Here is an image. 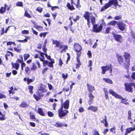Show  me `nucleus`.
<instances>
[{
	"label": "nucleus",
	"mask_w": 135,
	"mask_h": 135,
	"mask_svg": "<svg viewBox=\"0 0 135 135\" xmlns=\"http://www.w3.org/2000/svg\"><path fill=\"white\" fill-rule=\"evenodd\" d=\"M60 48L61 49H63L61 51V53L63 52V51H65L66 50L68 49V46L66 45H62L60 46Z\"/></svg>",
	"instance_id": "obj_18"
},
{
	"label": "nucleus",
	"mask_w": 135,
	"mask_h": 135,
	"mask_svg": "<svg viewBox=\"0 0 135 135\" xmlns=\"http://www.w3.org/2000/svg\"><path fill=\"white\" fill-rule=\"evenodd\" d=\"M67 6L68 8L71 10H72L75 9V8L73 5H70L69 3H68L67 4Z\"/></svg>",
	"instance_id": "obj_21"
},
{
	"label": "nucleus",
	"mask_w": 135,
	"mask_h": 135,
	"mask_svg": "<svg viewBox=\"0 0 135 135\" xmlns=\"http://www.w3.org/2000/svg\"><path fill=\"white\" fill-rule=\"evenodd\" d=\"M79 111L80 112L82 113L84 111V109L83 108L81 107L79 109Z\"/></svg>",
	"instance_id": "obj_61"
},
{
	"label": "nucleus",
	"mask_w": 135,
	"mask_h": 135,
	"mask_svg": "<svg viewBox=\"0 0 135 135\" xmlns=\"http://www.w3.org/2000/svg\"><path fill=\"white\" fill-rule=\"evenodd\" d=\"M25 15L28 18H30L31 17V16L26 11H25Z\"/></svg>",
	"instance_id": "obj_39"
},
{
	"label": "nucleus",
	"mask_w": 135,
	"mask_h": 135,
	"mask_svg": "<svg viewBox=\"0 0 135 135\" xmlns=\"http://www.w3.org/2000/svg\"><path fill=\"white\" fill-rule=\"evenodd\" d=\"M35 79V77H33L32 79H30L29 78H27V84H29V83L34 81Z\"/></svg>",
	"instance_id": "obj_25"
},
{
	"label": "nucleus",
	"mask_w": 135,
	"mask_h": 135,
	"mask_svg": "<svg viewBox=\"0 0 135 135\" xmlns=\"http://www.w3.org/2000/svg\"><path fill=\"white\" fill-rule=\"evenodd\" d=\"M12 65L13 67L15 68L17 70L18 69L20 65L18 63L12 64Z\"/></svg>",
	"instance_id": "obj_29"
},
{
	"label": "nucleus",
	"mask_w": 135,
	"mask_h": 135,
	"mask_svg": "<svg viewBox=\"0 0 135 135\" xmlns=\"http://www.w3.org/2000/svg\"><path fill=\"white\" fill-rule=\"evenodd\" d=\"M88 110H91L93 112H96L98 109V108L97 107L91 106L87 108Z\"/></svg>",
	"instance_id": "obj_13"
},
{
	"label": "nucleus",
	"mask_w": 135,
	"mask_h": 135,
	"mask_svg": "<svg viewBox=\"0 0 135 135\" xmlns=\"http://www.w3.org/2000/svg\"><path fill=\"white\" fill-rule=\"evenodd\" d=\"M36 64L37 65L38 68H41L40 63L39 61L36 60Z\"/></svg>",
	"instance_id": "obj_58"
},
{
	"label": "nucleus",
	"mask_w": 135,
	"mask_h": 135,
	"mask_svg": "<svg viewBox=\"0 0 135 135\" xmlns=\"http://www.w3.org/2000/svg\"><path fill=\"white\" fill-rule=\"evenodd\" d=\"M109 68L108 69V70H110V73H111L112 72V65L111 64H109Z\"/></svg>",
	"instance_id": "obj_48"
},
{
	"label": "nucleus",
	"mask_w": 135,
	"mask_h": 135,
	"mask_svg": "<svg viewBox=\"0 0 135 135\" xmlns=\"http://www.w3.org/2000/svg\"><path fill=\"white\" fill-rule=\"evenodd\" d=\"M115 127H114L110 129V131L112 132L113 133H115Z\"/></svg>",
	"instance_id": "obj_50"
},
{
	"label": "nucleus",
	"mask_w": 135,
	"mask_h": 135,
	"mask_svg": "<svg viewBox=\"0 0 135 135\" xmlns=\"http://www.w3.org/2000/svg\"><path fill=\"white\" fill-rule=\"evenodd\" d=\"M21 69L22 70H23V68L25 67L26 66V64L23 62L21 64Z\"/></svg>",
	"instance_id": "obj_54"
},
{
	"label": "nucleus",
	"mask_w": 135,
	"mask_h": 135,
	"mask_svg": "<svg viewBox=\"0 0 135 135\" xmlns=\"http://www.w3.org/2000/svg\"><path fill=\"white\" fill-rule=\"evenodd\" d=\"M6 8L5 7H2L0 9L1 13H3L5 12Z\"/></svg>",
	"instance_id": "obj_37"
},
{
	"label": "nucleus",
	"mask_w": 135,
	"mask_h": 135,
	"mask_svg": "<svg viewBox=\"0 0 135 135\" xmlns=\"http://www.w3.org/2000/svg\"><path fill=\"white\" fill-rule=\"evenodd\" d=\"M5 115H2L0 116V120H4L5 119Z\"/></svg>",
	"instance_id": "obj_42"
},
{
	"label": "nucleus",
	"mask_w": 135,
	"mask_h": 135,
	"mask_svg": "<svg viewBox=\"0 0 135 135\" xmlns=\"http://www.w3.org/2000/svg\"><path fill=\"white\" fill-rule=\"evenodd\" d=\"M59 65L61 67L63 64V62L61 59V58L59 59Z\"/></svg>",
	"instance_id": "obj_44"
},
{
	"label": "nucleus",
	"mask_w": 135,
	"mask_h": 135,
	"mask_svg": "<svg viewBox=\"0 0 135 135\" xmlns=\"http://www.w3.org/2000/svg\"><path fill=\"white\" fill-rule=\"evenodd\" d=\"M36 10L39 12L41 13L42 12V9L40 7H38L37 8Z\"/></svg>",
	"instance_id": "obj_59"
},
{
	"label": "nucleus",
	"mask_w": 135,
	"mask_h": 135,
	"mask_svg": "<svg viewBox=\"0 0 135 135\" xmlns=\"http://www.w3.org/2000/svg\"><path fill=\"white\" fill-rule=\"evenodd\" d=\"M52 42L54 44L56 45L55 47H58L59 46H60V43L59 41H58L56 40H53Z\"/></svg>",
	"instance_id": "obj_20"
},
{
	"label": "nucleus",
	"mask_w": 135,
	"mask_h": 135,
	"mask_svg": "<svg viewBox=\"0 0 135 135\" xmlns=\"http://www.w3.org/2000/svg\"><path fill=\"white\" fill-rule=\"evenodd\" d=\"M48 62L47 60H46L43 62V66L45 67L46 66V65H47V63Z\"/></svg>",
	"instance_id": "obj_62"
},
{
	"label": "nucleus",
	"mask_w": 135,
	"mask_h": 135,
	"mask_svg": "<svg viewBox=\"0 0 135 135\" xmlns=\"http://www.w3.org/2000/svg\"><path fill=\"white\" fill-rule=\"evenodd\" d=\"M38 90L40 91L38 92L40 93L41 94L46 91L45 89L42 86H40L38 88Z\"/></svg>",
	"instance_id": "obj_27"
},
{
	"label": "nucleus",
	"mask_w": 135,
	"mask_h": 135,
	"mask_svg": "<svg viewBox=\"0 0 135 135\" xmlns=\"http://www.w3.org/2000/svg\"><path fill=\"white\" fill-rule=\"evenodd\" d=\"M131 113L130 110H129L128 112V120L131 119Z\"/></svg>",
	"instance_id": "obj_35"
},
{
	"label": "nucleus",
	"mask_w": 135,
	"mask_h": 135,
	"mask_svg": "<svg viewBox=\"0 0 135 135\" xmlns=\"http://www.w3.org/2000/svg\"><path fill=\"white\" fill-rule=\"evenodd\" d=\"M36 28L39 31H41L42 30L43 28L41 26H38Z\"/></svg>",
	"instance_id": "obj_55"
},
{
	"label": "nucleus",
	"mask_w": 135,
	"mask_h": 135,
	"mask_svg": "<svg viewBox=\"0 0 135 135\" xmlns=\"http://www.w3.org/2000/svg\"><path fill=\"white\" fill-rule=\"evenodd\" d=\"M30 118L32 119H35V115H33V114L31 112H30Z\"/></svg>",
	"instance_id": "obj_38"
},
{
	"label": "nucleus",
	"mask_w": 135,
	"mask_h": 135,
	"mask_svg": "<svg viewBox=\"0 0 135 135\" xmlns=\"http://www.w3.org/2000/svg\"><path fill=\"white\" fill-rule=\"evenodd\" d=\"M48 69V68H45L44 69L42 70V74H45L46 71Z\"/></svg>",
	"instance_id": "obj_45"
},
{
	"label": "nucleus",
	"mask_w": 135,
	"mask_h": 135,
	"mask_svg": "<svg viewBox=\"0 0 135 135\" xmlns=\"http://www.w3.org/2000/svg\"><path fill=\"white\" fill-rule=\"evenodd\" d=\"M22 33L23 34H28L29 31L27 30H24L22 31Z\"/></svg>",
	"instance_id": "obj_53"
},
{
	"label": "nucleus",
	"mask_w": 135,
	"mask_h": 135,
	"mask_svg": "<svg viewBox=\"0 0 135 135\" xmlns=\"http://www.w3.org/2000/svg\"><path fill=\"white\" fill-rule=\"evenodd\" d=\"M117 25L119 28L121 30L123 31L125 29L126 25L122 22H118L117 23Z\"/></svg>",
	"instance_id": "obj_7"
},
{
	"label": "nucleus",
	"mask_w": 135,
	"mask_h": 135,
	"mask_svg": "<svg viewBox=\"0 0 135 135\" xmlns=\"http://www.w3.org/2000/svg\"><path fill=\"white\" fill-rule=\"evenodd\" d=\"M101 122L104 124L105 127H107L108 124L106 120V116H105V119H104L101 121Z\"/></svg>",
	"instance_id": "obj_23"
},
{
	"label": "nucleus",
	"mask_w": 135,
	"mask_h": 135,
	"mask_svg": "<svg viewBox=\"0 0 135 135\" xmlns=\"http://www.w3.org/2000/svg\"><path fill=\"white\" fill-rule=\"evenodd\" d=\"M12 44H13L15 45V43L14 42L12 41H9L7 42V45L8 46L11 45Z\"/></svg>",
	"instance_id": "obj_41"
},
{
	"label": "nucleus",
	"mask_w": 135,
	"mask_h": 135,
	"mask_svg": "<svg viewBox=\"0 0 135 135\" xmlns=\"http://www.w3.org/2000/svg\"><path fill=\"white\" fill-rule=\"evenodd\" d=\"M89 12H85V14H84L83 17L85 18L87 20L88 19H90L89 18Z\"/></svg>",
	"instance_id": "obj_19"
},
{
	"label": "nucleus",
	"mask_w": 135,
	"mask_h": 135,
	"mask_svg": "<svg viewBox=\"0 0 135 135\" xmlns=\"http://www.w3.org/2000/svg\"><path fill=\"white\" fill-rule=\"evenodd\" d=\"M132 78L134 80H135V72H133L131 75Z\"/></svg>",
	"instance_id": "obj_60"
},
{
	"label": "nucleus",
	"mask_w": 135,
	"mask_h": 135,
	"mask_svg": "<svg viewBox=\"0 0 135 135\" xmlns=\"http://www.w3.org/2000/svg\"><path fill=\"white\" fill-rule=\"evenodd\" d=\"M69 101L68 100H66L64 103L62 104L61 107H62L65 109H68L69 108Z\"/></svg>",
	"instance_id": "obj_8"
},
{
	"label": "nucleus",
	"mask_w": 135,
	"mask_h": 135,
	"mask_svg": "<svg viewBox=\"0 0 135 135\" xmlns=\"http://www.w3.org/2000/svg\"><path fill=\"white\" fill-rule=\"evenodd\" d=\"M9 27H8V28L6 29L5 31L4 30V28H3L2 30V32L1 33V35H3L4 33H6Z\"/></svg>",
	"instance_id": "obj_31"
},
{
	"label": "nucleus",
	"mask_w": 135,
	"mask_h": 135,
	"mask_svg": "<svg viewBox=\"0 0 135 135\" xmlns=\"http://www.w3.org/2000/svg\"><path fill=\"white\" fill-rule=\"evenodd\" d=\"M69 113L68 110H63L62 107H61L60 109L58 110V114L59 117L60 118L66 115Z\"/></svg>",
	"instance_id": "obj_4"
},
{
	"label": "nucleus",
	"mask_w": 135,
	"mask_h": 135,
	"mask_svg": "<svg viewBox=\"0 0 135 135\" xmlns=\"http://www.w3.org/2000/svg\"><path fill=\"white\" fill-rule=\"evenodd\" d=\"M55 125L57 127H59L62 126L64 125L63 124L59 122H56Z\"/></svg>",
	"instance_id": "obj_30"
},
{
	"label": "nucleus",
	"mask_w": 135,
	"mask_h": 135,
	"mask_svg": "<svg viewBox=\"0 0 135 135\" xmlns=\"http://www.w3.org/2000/svg\"><path fill=\"white\" fill-rule=\"evenodd\" d=\"M117 21H111L108 24L109 26H114L117 23Z\"/></svg>",
	"instance_id": "obj_24"
},
{
	"label": "nucleus",
	"mask_w": 135,
	"mask_h": 135,
	"mask_svg": "<svg viewBox=\"0 0 135 135\" xmlns=\"http://www.w3.org/2000/svg\"><path fill=\"white\" fill-rule=\"evenodd\" d=\"M48 114L49 116L50 117H52L54 116V113L51 112L49 111L48 112Z\"/></svg>",
	"instance_id": "obj_46"
},
{
	"label": "nucleus",
	"mask_w": 135,
	"mask_h": 135,
	"mask_svg": "<svg viewBox=\"0 0 135 135\" xmlns=\"http://www.w3.org/2000/svg\"><path fill=\"white\" fill-rule=\"evenodd\" d=\"M17 41L18 42H21L22 43L26 42H27V39H25L23 40H17Z\"/></svg>",
	"instance_id": "obj_43"
},
{
	"label": "nucleus",
	"mask_w": 135,
	"mask_h": 135,
	"mask_svg": "<svg viewBox=\"0 0 135 135\" xmlns=\"http://www.w3.org/2000/svg\"><path fill=\"white\" fill-rule=\"evenodd\" d=\"M110 30V27H107L106 30V33H108L109 32V31Z\"/></svg>",
	"instance_id": "obj_57"
},
{
	"label": "nucleus",
	"mask_w": 135,
	"mask_h": 135,
	"mask_svg": "<svg viewBox=\"0 0 135 135\" xmlns=\"http://www.w3.org/2000/svg\"><path fill=\"white\" fill-rule=\"evenodd\" d=\"M74 47L75 51L78 52H79L81 50V47L78 44H74Z\"/></svg>",
	"instance_id": "obj_9"
},
{
	"label": "nucleus",
	"mask_w": 135,
	"mask_h": 135,
	"mask_svg": "<svg viewBox=\"0 0 135 135\" xmlns=\"http://www.w3.org/2000/svg\"><path fill=\"white\" fill-rule=\"evenodd\" d=\"M109 64L106 66H103L101 67V69L102 70V73L103 74H104L105 73L106 71L107 70H108V69L109 68Z\"/></svg>",
	"instance_id": "obj_10"
},
{
	"label": "nucleus",
	"mask_w": 135,
	"mask_h": 135,
	"mask_svg": "<svg viewBox=\"0 0 135 135\" xmlns=\"http://www.w3.org/2000/svg\"><path fill=\"white\" fill-rule=\"evenodd\" d=\"M87 85L88 89L90 93H92L93 91L95 90V88L93 86L88 84H87Z\"/></svg>",
	"instance_id": "obj_12"
},
{
	"label": "nucleus",
	"mask_w": 135,
	"mask_h": 135,
	"mask_svg": "<svg viewBox=\"0 0 135 135\" xmlns=\"http://www.w3.org/2000/svg\"><path fill=\"white\" fill-rule=\"evenodd\" d=\"M80 18V17L78 16H76L75 18H74L73 19V21L75 22H76L77 21L79 20Z\"/></svg>",
	"instance_id": "obj_49"
},
{
	"label": "nucleus",
	"mask_w": 135,
	"mask_h": 135,
	"mask_svg": "<svg viewBox=\"0 0 135 135\" xmlns=\"http://www.w3.org/2000/svg\"><path fill=\"white\" fill-rule=\"evenodd\" d=\"M68 76V74H62V77L64 78V79H65L67 78Z\"/></svg>",
	"instance_id": "obj_52"
},
{
	"label": "nucleus",
	"mask_w": 135,
	"mask_h": 135,
	"mask_svg": "<svg viewBox=\"0 0 135 135\" xmlns=\"http://www.w3.org/2000/svg\"><path fill=\"white\" fill-rule=\"evenodd\" d=\"M103 79L106 82L108 83H110V84H112L113 83L112 81L109 79L107 78H103Z\"/></svg>",
	"instance_id": "obj_26"
},
{
	"label": "nucleus",
	"mask_w": 135,
	"mask_h": 135,
	"mask_svg": "<svg viewBox=\"0 0 135 135\" xmlns=\"http://www.w3.org/2000/svg\"><path fill=\"white\" fill-rule=\"evenodd\" d=\"M37 69V67L35 64L34 63L32 64V67L31 68V70H35Z\"/></svg>",
	"instance_id": "obj_33"
},
{
	"label": "nucleus",
	"mask_w": 135,
	"mask_h": 135,
	"mask_svg": "<svg viewBox=\"0 0 135 135\" xmlns=\"http://www.w3.org/2000/svg\"><path fill=\"white\" fill-rule=\"evenodd\" d=\"M47 65L49 66L50 67L52 68L53 66V64L50 62L49 61H48V62L47 63Z\"/></svg>",
	"instance_id": "obj_40"
},
{
	"label": "nucleus",
	"mask_w": 135,
	"mask_h": 135,
	"mask_svg": "<svg viewBox=\"0 0 135 135\" xmlns=\"http://www.w3.org/2000/svg\"><path fill=\"white\" fill-rule=\"evenodd\" d=\"M89 100L90 101H92L94 97L92 93H89Z\"/></svg>",
	"instance_id": "obj_28"
},
{
	"label": "nucleus",
	"mask_w": 135,
	"mask_h": 135,
	"mask_svg": "<svg viewBox=\"0 0 135 135\" xmlns=\"http://www.w3.org/2000/svg\"><path fill=\"white\" fill-rule=\"evenodd\" d=\"M109 92L110 94H111L113 96H114L117 98L122 99L121 103H124L126 105L128 104V103L126 102L125 101H123L124 99L122 97L118 95L116 92L111 89H110L109 90Z\"/></svg>",
	"instance_id": "obj_3"
},
{
	"label": "nucleus",
	"mask_w": 135,
	"mask_h": 135,
	"mask_svg": "<svg viewBox=\"0 0 135 135\" xmlns=\"http://www.w3.org/2000/svg\"><path fill=\"white\" fill-rule=\"evenodd\" d=\"M38 95L39 96H36L35 94L33 95L34 97L37 101H38L40 100V97H42L44 96V95L41 94V93L39 92H38Z\"/></svg>",
	"instance_id": "obj_15"
},
{
	"label": "nucleus",
	"mask_w": 135,
	"mask_h": 135,
	"mask_svg": "<svg viewBox=\"0 0 135 135\" xmlns=\"http://www.w3.org/2000/svg\"><path fill=\"white\" fill-rule=\"evenodd\" d=\"M47 33V32L41 33L40 34V36L41 37H42V36L45 37L46 36Z\"/></svg>",
	"instance_id": "obj_47"
},
{
	"label": "nucleus",
	"mask_w": 135,
	"mask_h": 135,
	"mask_svg": "<svg viewBox=\"0 0 135 135\" xmlns=\"http://www.w3.org/2000/svg\"><path fill=\"white\" fill-rule=\"evenodd\" d=\"M125 61L121 56H118V62L120 64L123 65L126 69H128L130 65V58L131 56L130 54L127 52H125L123 55Z\"/></svg>",
	"instance_id": "obj_1"
},
{
	"label": "nucleus",
	"mask_w": 135,
	"mask_h": 135,
	"mask_svg": "<svg viewBox=\"0 0 135 135\" xmlns=\"http://www.w3.org/2000/svg\"><path fill=\"white\" fill-rule=\"evenodd\" d=\"M38 113L40 115L44 116L45 114H44L42 108H39L38 109Z\"/></svg>",
	"instance_id": "obj_22"
},
{
	"label": "nucleus",
	"mask_w": 135,
	"mask_h": 135,
	"mask_svg": "<svg viewBox=\"0 0 135 135\" xmlns=\"http://www.w3.org/2000/svg\"><path fill=\"white\" fill-rule=\"evenodd\" d=\"M121 18V15L116 16L115 17L114 19L116 20H118Z\"/></svg>",
	"instance_id": "obj_51"
},
{
	"label": "nucleus",
	"mask_w": 135,
	"mask_h": 135,
	"mask_svg": "<svg viewBox=\"0 0 135 135\" xmlns=\"http://www.w3.org/2000/svg\"><path fill=\"white\" fill-rule=\"evenodd\" d=\"M6 97V96L4 94L0 93V98H5Z\"/></svg>",
	"instance_id": "obj_56"
},
{
	"label": "nucleus",
	"mask_w": 135,
	"mask_h": 135,
	"mask_svg": "<svg viewBox=\"0 0 135 135\" xmlns=\"http://www.w3.org/2000/svg\"><path fill=\"white\" fill-rule=\"evenodd\" d=\"M133 83H126L124 84L126 90L129 92H132L133 88L131 87L132 85H134Z\"/></svg>",
	"instance_id": "obj_5"
},
{
	"label": "nucleus",
	"mask_w": 135,
	"mask_h": 135,
	"mask_svg": "<svg viewBox=\"0 0 135 135\" xmlns=\"http://www.w3.org/2000/svg\"><path fill=\"white\" fill-rule=\"evenodd\" d=\"M28 106L29 104L25 101L22 102L21 104L19 105V106L22 108L27 107Z\"/></svg>",
	"instance_id": "obj_14"
},
{
	"label": "nucleus",
	"mask_w": 135,
	"mask_h": 135,
	"mask_svg": "<svg viewBox=\"0 0 135 135\" xmlns=\"http://www.w3.org/2000/svg\"><path fill=\"white\" fill-rule=\"evenodd\" d=\"M108 3L110 5V7L111 6L112 4L114 5V6L116 7V5L117 4L118 2L117 0H110Z\"/></svg>",
	"instance_id": "obj_11"
},
{
	"label": "nucleus",
	"mask_w": 135,
	"mask_h": 135,
	"mask_svg": "<svg viewBox=\"0 0 135 135\" xmlns=\"http://www.w3.org/2000/svg\"><path fill=\"white\" fill-rule=\"evenodd\" d=\"M93 135H100V134L98 131H95Z\"/></svg>",
	"instance_id": "obj_64"
},
{
	"label": "nucleus",
	"mask_w": 135,
	"mask_h": 135,
	"mask_svg": "<svg viewBox=\"0 0 135 135\" xmlns=\"http://www.w3.org/2000/svg\"><path fill=\"white\" fill-rule=\"evenodd\" d=\"M16 5L17 6L22 7L23 6V3L21 2H18L16 4Z\"/></svg>",
	"instance_id": "obj_36"
},
{
	"label": "nucleus",
	"mask_w": 135,
	"mask_h": 135,
	"mask_svg": "<svg viewBox=\"0 0 135 135\" xmlns=\"http://www.w3.org/2000/svg\"><path fill=\"white\" fill-rule=\"evenodd\" d=\"M110 7V6L108 4V3H106L105 5L101 9V11H104L106 9Z\"/></svg>",
	"instance_id": "obj_17"
},
{
	"label": "nucleus",
	"mask_w": 135,
	"mask_h": 135,
	"mask_svg": "<svg viewBox=\"0 0 135 135\" xmlns=\"http://www.w3.org/2000/svg\"><path fill=\"white\" fill-rule=\"evenodd\" d=\"M30 55L29 54H25L23 55L24 59L25 60H27L30 57Z\"/></svg>",
	"instance_id": "obj_32"
},
{
	"label": "nucleus",
	"mask_w": 135,
	"mask_h": 135,
	"mask_svg": "<svg viewBox=\"0 0 135 135\" xmlns=\"http://www.w3.org/2000/svg\"><path fill=\"white\" fill-rule=\"evenodd\" d=\"M91 22L93 25V30L95 32H99L102 29L103 26L105 25V24L104 20H102V23L99 26L97 24L94 25L95 23V18L93 16H90Z\"/></svg>",
	"instance_id": "obj_2"
},
{
	"label": "nucleus",
	"mask_w": 135,
	"mask_h": 135,
	"mask_svg": "<svg viewBox=\"0 0 135 135\" xmlns=\"http://www.w3.org/2000/svg\"><path fill=\"white\" fill-rule=\"evenodd\" d=\"M113 35L116 41L120 42H122L123 40V38L121 35L116 34H114Z\"/></svg>",
	"instance_id": "obj_6"
},
{
	"label": "nucleus",
	"mask_w": 135,
	"mask_h": 135,
	"mask_svg": "<svg viewBox=\"0 0 135 135\" xmlns=\"http://www.w3.org/2000/svg\"><path fill=\"white\" fill-rule=\"evenodd\" d=\"M45 55L47 59L49 60L51 59V56H48L47 54H45Z\"/></svg>",
	"instance_id": "obj_63"
},
{
	"label": "nucleus",
	"mask_w": 135,
	"mask_h": 135,
	"mask_svg": "<svg viewBox=\"0 0 135 135\" xmlns=\"http://www.w3.org/2000/svg\"><path fill=\"white\" fill-rule=\"evenodd\" d=\"M33 86L29 85L28 86V89L30 90V92L31 94H32L33 93Z\"/></svg>",
	"instance_id": "obj_34"
},
{
	"label": "nucleus",
	"mask_w": 135,
	"mask_h": 135,
	"mask_svg": "<svg viewBox=\"0 0 135 135\" xmlns=\"http://www.w3.org/2000/svg\"><path fill=\"white\" fill-rule=\"evenodd\" d=\"M134 131L133 127L129 128L126 130V133L125 135H127V133H130L131 132Z\"/></svg>",
	"instance_id": "obj_16"
}]
</instances>
